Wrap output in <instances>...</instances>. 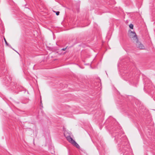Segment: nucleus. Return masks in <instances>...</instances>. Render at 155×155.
<instances>
[{
    "mask_svg": "<svg viewBox=\"0 0 155 155\" xmlns=\"http://www.w3.org/2000/svg\"><path fill=\"white\" fill-rule=\"evenodd\" d=\"M129 35L130 38H133L134 39H135L136 40V45L137 48L140 49H144V46L138 41V38L135 32L131 31Z\"/></svg>",
    "mask_w": 155,
    "mask_h": 155,
    "instance_id": "f257e3e1",
    "label": "nucleus"
},
{
    "mask_svg": "<svg viewBox=\"0 0 155 155\" xmlns=\"http://www.w3.org/2000/svg\"><path fill=\"white\" fill-rule=\"evenodd\" d=\"M129 149L127 148L126 147H124L123 149H122L121 150L123 153V155H129Z\"/></svg>",
    "mask_w": 155,
    "mask_h": 155,
    "instance_id": "f03ea898",
    "label": "nucleus"
},
{
    "mask_svg": "<svg viewBox=\"0 0 155 155\" xmlns=\"http://www.w3.org/2000/svg\"><path fill=\"white\" fill-rule=\"evenodd\" d=\"M68 141L71 143L73 142L74 140L71 138V136H68V137H66Z\"/></svg>",
    "mask_w": 155,
    "mask_h": 155,
    "instance_id": "7ed1b4c3",
    "label": "nucleus"
},
{
    "mask_svg": "<svg viewBox=\"0 0 155 155\" xmlns=\"http://www.w3.org/2000/svg\"><path fill=\"white\" fill-rule=\"evenodd\" d=\"M71 144H73L74 146H75L77 148H80V146L74 140L73 141V142Z\"/></svg>",
    "mask_w": 155,
    "mask_h": 155,
    "instance_id": "20e7f679",
    "label": "nucleus"
},
{
    "mask_svg": "<svg viewBox=\"0 0 155 155\" xmlns=\"http://www.w3.org/2000/svg\"><path fill=\"white\" fill-rule=\"evenodd\" d=\"M64 136L65 137H68V136H71V133L67 131H65L64 133Z\"/></svg>",
    "mask_w": 155,
    "mask_h": 155,
    "instance_id": "39448f33",
    "label": "nucleus"
},
{
    "mask_svg": "<svg viewBox=\"0 0 155 155\" xmlns=\"http://www.w3.org/2000/svg\"><path fill=\"white\" fill-rule=\"evenodd\" d=\"M134 25L132 24H130L129 25V27L130 28L133 29V28Z\"/></svg>",
    "mask_w": 155,
    "mask_h": 155,
    "instance_id": "423d86ee",
    "label": "nucleus"
},
{
    "mask_svg": "<svg viewBox=\"0 0 155 155\" xmlns=\"http://www.w3.org/2000/svg\"><path fill=\"white\" fill-rule=\"evenodd\" d=\"M4 41L5 42V44L6 45L8 46L9 45H8V43H7V41L5 38H4Z\"/></svg>",
    "mask_w": 155,
    "mask_h": 155,
    "instance_id": "0eeeda50",
    "label": "nucleus"
},
{
    "mask_svg": "<svg viewBox=\"0 0 155 155\" xmlns=\"http://www.w3.org/2000/svg\"><path fill=\"white\" fill-rule=\"evenodd\" d=\"M59 13H60L58 11V12H56V15H59Z\"/></svg>",
    "mask_w": 155,
    "mask_h": 155,
    "instance_id": "6e6552de",
    "label": "nucleus"
},
{
    "mask_svg": "<svg viewBox=\"0 0 155 155\" xmlns=\"http://www.w3.org/2000/svg\"><path fill=\"white\" fill-rule=\"evenodd\" d=\"M67 47H68V46H67L66 48H63L61 49V50H63V51H65L66 50V49H67Z\"/></svg>",
    "mask_w": 155,
    "mask_h": 155,
    "instance_id": "1a4fd4ad",
    "label": "nucleus"
}]
</instances>
